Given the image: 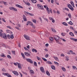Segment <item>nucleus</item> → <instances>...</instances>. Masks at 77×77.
<instances>
[{"instance_id": "6", "label": "nucleus", "mask_w": 77, "mask_h": 77, "mask_svg": "<svg viewBox=\"0 0 77 77\" xmlns=\"http://www.w3.org/2000/svg\"><path fill=\"white\" fill-rule=\"evenodd\" d=\"M3 74L4 75H7V76L8 77H12V76H11V75L8 74V73H3Z\"/></svg>"}, {"instance_id": "36", "label": "nucleus", "mask_w": 77, "mask_h": 77, "mask_svg": "<svg viewBox=\"0 0 77 77\" xmlns=\"http://www.w3.org/2000/svg\"><path fill=\"white\" fill-rule=\"evenodd\" d=\"M34 65L35 66H37V63H36V62H34Z\"/></svg>"}, {"instance_id": "5", "label": "nucleus", "mask_w": 77, "mask_h": 77, "mask_svg": "<svg viewBox=\"0 0 77 77\" xmlns=\"http://www.w3.org/2000/svg\"><path fill=\"white\" fill-rule=\"evenodd\" d=\"M24 36L26 39H27V40H30V38H29V36L26 35H24Z\"/></svg>"}, {"instance_id": "64", "label": "nucleus", "mask_w": 77, "mask_h": 77, "mask_svg": "<svg viewBox=\"0 0 77 77\" xmlns=\"http://www.w3.org/2000/svg\"><path fill=\"white\" fill-rule=\"evenodd\" d=\"M45 50L46 51H48V49H47V48H45Z\"/></svg>"}, {"instance_id": "49", "label": "nucleus", "mask_w": 77, "mask_h": 77, "mask_svg": "<svg viewBox=\"0 0 77 77\" xmlns=\"http://www.w3.org/2000/svg\"><path fill=\"white\" fill-rule=\"evenodd\" d=\"M44 20H45L46 21H47L48 22V19L46 18H44Z\"/></svg>"}, {"instance_id": "9", "label": "nucleus", "mask_w": 77, "mask_h": 77, "mask_svg": "<svg viewBox=\"0 0 77 77\" xmlns=\"http://www.w3.org/2000/svg\"><path fill=\"white\" fill-rule=\"evenodd\" d=\"M37 6L38 8H39V9H43V7L42 6H41V5H40L39 4H37Z\"/></svg>"}, {"instance_id": "38", "label": "nucleus", "mask_w": 77, "mask_h": 77, "mask_svg": "<svg viewBox=\"0 0 77 77\" xmlns=\"http://www.w3.org/2000/svg\"><path fill=\"white\" fill-rule=\"evenodd\" d=\"M68 16L69 17V18H71V14H69L68 15Z\"/></svg>"}, {"instance_id": "4", "label": "nucleus", "mask_w": 77, "mask_h": 77, "mask_svg": "<svg viewBox=\"0 0 77 77\" xmlns=\"http://www.w3.org/2000/svg\"><path fill=\"white\" fill-rule=\"evenodd\" d=\"M9 9H10V10H13V11H17V9L16 8H15L14 7H10Z\"/></svg>"}, {"instance_id": "20", "label": "nucleus", "mask_w": 77, "mask_h": 77, "mask_svg": "<svg viewBox=\"0 0 77 77\" xmlns=\"http://www.w3.org/2000/svg\"><path fill=\"white\" fill-rule=\"evenodd\" d=\"M32 51L33 52H35V53H37L38 51H37L36 49L34 48L32 49Z\"/></svg>"}, {"instance_id": "15", "label": "nucleus", "mask_w": 77, "mask_h": 77, "mask_svg": "<svg viewBox=\"0 0 77 77\" xmlns=\"http://www.w3.org/2000/svg\"><path fill=\"white\" fill-rule=\"evenodd\" d=\"M46 10L47 11V12L48 14H50V10L49 9V8H48V7H46Z\"/></svg>"}, {"instance_id": "31", "label": "nucleus", "mask_w": 77, "mask_h": 77, "mask_svg": "<svg viewBox=\"0 0 77 77\" xmlns=\"http://www.w3.org/2000/svg\"><path fill=\"white\" fill-rule=\"evenodd\" d=\"M50 40V41H53V38L52 37H49V38Z\"/></svg>"}, {"instance_id": "33", "label": "nucleus", "mask_w": 77, "mask_h": 77, "mask_svg": "<svg viewBox=\"0 0 77 77\" xmlns=\"http://www.w3.org/2000/svg\"><path fill=\"white\" fill-rule=\"evenodd\" d=\"M42 59H43V60H44V61H45V62H47V59H46L45 58L42 57Z\"/></svg>"}, {"instance_id": "8", "label": "nucleus", "mask_w": 77, "mask_h": 77, "mask_svg": "<svg viewBox=\"0 0 77 77\" xmlns=\"http://www.w3.org/2000/svg\"><path fill=\"white\" fill-rule=\"evenodd\" d=\"M23 19L24 21H27V18L24 15H23Z\"/></svg>"}, {"instance_id": "42", "label": "nucleus", "mask_w": 77, "mask_h": 77, "mask_svg": "<svg viewBox=\"0 0 77 77\" xmlns=\"http://www.w3.org/2000/svg\"><path fill=\"white\" fill-rule=\"evenodd\" d=\"M61 34L62 36H65V34L63 33H61Z\"/></svg>"}, {"instance_id": "27", "label": "nucleus", "mask_w": 77, "mask_h": 77, "mask_svg": "<svg viewBox=\"0 0 77 77\" xmlns=\"http://www.w3.org/2000/svg\"><path fill=\"white\" fill-rule=\"evenodd\" d=\"M61 69H62L63 71H64L65 72L66 71V69H65V68H64L63 67H62Z\"/></svg>"}, {"instance_id": "23", "label": "nucleus", "mask_w": 77, "mask_h": 77, "mask_svg": "<svg viewBox=\"0 0 77 77\" xmlns=\"http://www.w3.org/2000/svg\"><path fill=\"white\" fill-rule=\"evenodd\" d=\"M46 74L48 75V76H50V73L49 72H48V71H46Z\"/></svg>"}, {"instance_id": "52", "label": "nucleus", "mask_w": 77, "mask_h": 77, "mask_svg": "<svg viewBox=\"0 0 77 77\" xmlns=\"http://www.w3.org/2000/svg\"><path fill=\"white\" fill-rule=\"evenodd\" d=\"M15 28L16 29H17V30H20V29H19V27H15Z\"/></svg>"}, {"instance_id": "62", "label": "nucleus", "mask_w": 77, "mask_h": 77, "mask_svg": "<svg viewBox=\"0 0 77 77\" xmlns=\"http://www.w3.org/2000/svg\"><path fill=\"white\" fill-rule=\"evenodd\" d=\"M38 18L41 21H42V18H41V17H39Z\"/></svg>"}, {"instance_id": "55", "label": "nucleus", "mask_w": 77, "mask_h": 77, "mask_svg": "<svg viewBox=\"0 0 77 77\" xmlns=\"http://www.w3.org/2000/svg\"><path fill=\"white\" fill-rule=\"evenodd\" d=\"M49 20H52L53 19V18H52L51 17H50L49 18Z\"/></svg>"}, {"instance_id": "54", "label": "nucleus", "mask_w": 77, "mask_h": 77, "mask_svg": "<svg viewBox=\"0 0 77 77\" xmlns=\"http://www.w3.org/2000/svg\"><path fill=\"white\" fill-rule=\"evenodd\" d=\"M29 15H30L31 16H34V14H33L30 13Z\"/></svg>"}, {"instance_id": "32", "label": "nucleus", "mask_w": 77, "mask_h": 77, "mask_svg": "<svg viewBox=\"0 0 77 77\" xmlns=\"http://www.w3.org/2000/svg\"><path fill=\"white\" fill-rule=\"evenodd\" d=\"M68 24L70 25H72L73 24V23H72V22L71 21H70L69 22H68Z\"/></svg>"}, {"instance_id": "45", "label": "nucleus", "mask_w": 77, "mask_h": 77, "mask_svg": "<svg viewBox=\"0 0 77 77\" xmlns=\"http://www.w3.org/2000/svg\"><path fill=\"white\" fill-rule=\"evenodd\" d=\"M1 56L3 57H5V55L3 54H2V55H1Z\"/></svg>"}, {"instance_id": "19", "label": "nucleus", "mask_w": 77, "mask_h": 77, "mask_svg": "<svg viewBox=\"0 0 77 77\" xmlns=\"http://www.w3.org/2000/svg\"><path fill=\"white\" fill-rule=\"evenodd\" d=\"M68 7L69 8V9L70 8H72V6L71 5H70L69 4H68L67 5Z\"/></svg>"}, {"instance_id": "30", "label": "nucleus", "mask_w": 77, "mask_h": 77, "mask_svg": "<svg viewBox=\"0 0 77 77\" xmlns=\"http://www.w3.org/2000/svg\"><path fill=\"white\" fill-rule=\"evenodd\" d=\"M11 52L12 54H13L14 55H15V51H12Z\"/></svg>"}, {"instance_id": "35", "label": "nucleus", "mask_w": 77, "mask_h": 77, "mask_svg": "<svg viewBox=\"0 0 77 77\" xmlns=\"http://www.w3.org/2000/svg\"><path fill=\"white\" fill-rule=\"evenodd\" d=\"M25 4L26 5H28V6H30V3L29 2H27V3L26 2L25 3Z\"/></svg>"}, {"instance_id": "57", "label": "nucleus", "mask_w": 77, "mask_h": 77, "mask_svg": "<svg viewBox=\"0 0 77 77\" xmlns=\"http://www.w3.org/2000/svg\"><path fill=\"white\" fill-rule=\"evenodd\" d=\"M65 10H66V11H69V9H68V8H65Z\"/></svg>"}, {"instance_id": "37", "label": "nucleus", "mask_w": 77, "mask_h": 77, "mask_svg": "<svg viewBox=\"0 0 77 77\" xmlns=\"http://www.w3.org/2000/svg\"><path fill=\"white\" fill-rule=\"evenodd\" d=\"M2 21H4V23H6V21H5V19H4V18H2Z\"/></svg>"}, {"instance_id": "1", "label": "nucleus", "mask_w": 77, "mask_h": 77, "mask_svg": "<svg viewBox=\"0 0 77 77\" xmlns=\"http://www.w3.org/2000/svg\"><path fill=\"white\" fill-rule=\"evenodd\" d=\"M0 36L2 38H3L4 39H6L7 37H6V34L5 33H3L2 32H0Z\"/></svg>"}, {"instance_id": "39", "label": "nucleus", "mask_w": 77, "mask_h": 77, "mask_svg": "<svg viewBox=\"0 0 77 77\" xmlns=\"http://www.w3.org/2000/svg\"><path fill=\"white\" fill-rule=\"evenodd\" d=\"M30 72H31V73H32V74H33V73H34V71H33V70H30Z\"/></svg>"}, {"instance_id": "47", "label": "nucleus", "mask_w": 77, "mask_h": 77, "mask_svg": "<svg viewBox=\"0 0 77 77\" xmlns=\"http://www.w3.org/2000/svg\"><path fill=\"white\" fill-rule=\"evenodd\" d=\"M2 71H3V72H6V70H5V69L4 68H3V69H2Z\"/></svg>"}, {"instance_id": "14", "label": "nucleus", "mask_w": 77, "mask_h": 77, "mask_svg": "<svg viewBox=\"0 0 77 77\" xmlns=\"http://www.w3.org/2000/svg\"><path fill=\"white\" fill-rule=\"evenodd\" d=\"M24 54L26 56H30V54L29 52H25Z\"/></svg>"}, {"instance_id": "3", "label": "nucleus", "mask_w": 77, "mask_h": 77, "mask_svg": "<svg viewBox=\"0 0 77 77\" xmlns=\"http://www.w3.org/2000/svg\"><path fill=\"white\" fill-rule=\"evenodd\" d=\"M54 39L56 41H57V42H58V40H59V37L57 35H55L54 36Z\"/></svg>"}, {"instance_id": "61", "label": "nucleus", "mask_w": 77, "mask_h": 77, "mask_svg": "<svg viewBox=\"0 0 77 77\" xmlns=\"http://www.w3.org/2000/svg\"><path fill=\"white\" fill-rule=\"evenodd\" d=\"M29 47H30V46L29 45H28V46H26L27 48H28V49H29V48H29Z\"/></svg>"}, {"instance_id": "58", "label": "nucleus", "mask_w": 77, "mask_h": 77, "mask_svg": "<svg viewBox=\"0 0 77 77\" xmlns=\"http://www.w3.org/2000/svg\"><path fill=\"white\" fill-rule=\"evenodd\" d=\"M23 73L24 74H25V75H27V73L24 72H23Z\"/></svg>"}, {"instance_id": "2", "label": "nucleus", "mask_w": 77, "mask_h": 77, "mask_svg": "<svg viewBox=\"0 0 77 77\" xmlns=\"http://www.w3.org/2000/svg\"><path fill=\"white\" fill-rule=\"evenodd\" d=\"M26 61L29 62L30 63H33V61L30 59L29 58H26Z\"/></svg>"}, {"instance_id": "26", "label": "nucleus", "mask_w": 77, "mask_h": 77, "mask_svg": "<svg viewBox=\"0 0 77 77\" xmlns=\"http://www.w3.org/2000/svg\"><path fill=\"white\" fill-rule=\"evenodd\" d=\"M70 3L72 5L73 8H74V2H73L72 1H71Z\"/></svg>"}, {"instance_id": "13", "label": "nucleus", "mask_w": 77, "mask_h": 77, "mask_svg": "<svg viewBox=\"0 0 77 77\" xmlns=\"http://www.w3.org/2000/svg\"><path fill=\"white\" fill-rule=\"evenodd\" d=\"M27 23L28 24H29L30 26H33V23L31 22L30 21H28L27 22Z\"/></svg>"}, {"instance_id": "53", "label": "nucleus", "mask_w": 77, "mask_h": 77, "mask_svg": "<svg viewBox=\"0 0 77 77\" xmlns=\"http://www.w3.org/2000/svg\"><path fill=\"white\" fill-rule=\"evenodd\" d=\"M45 57L47 58L48 57V54H47L45 55Z\"/></svg>"}, {"instance_id": "56", "label": "nucleus", "mask_w": 77, "mask_h": 77, "mask_svg": "<svg viewBox=\"0 0 77 77\" xmlns=\"http://www.w3.org/2000/svg\"><path fill=\"white\" fill-rule=\"evenodd\" d=\"M24 48L26 50H28V49L26 47H24Z\"/></svg>"}, {"instance_id": "24", "label": "nucleus", "mask_w": 77, "mask_h": 77, "mask_svg": "<svg viewBox=\"0 0 77 77\" xmlns=\"http://www.w3.org/2000/svg\"><path fill=\"white\" fill-rule=\"evenodd\" d=\"M51 67L52 69H54V70H55V69H56V68H55L54 66H51Z\"/></svg>"}, {"instance_id": "29", "label": "nucleus", "mask_w": 77, "mask_h": 77, "mask_svg": "<svg viewBox=\"0 0 77 77\" xmlns=\"http://www.w3.org/2000/svg\"><path fill=\"white\" fill-rule=\"evenodd\" d=\"M46 63L48 64H50V65H51V64H52V63H51L50 61H48Z\"/></svg>"}, {"instance_id": "11", "label": "nucleus", "mask_w": 77, "mask_h": 77, "mask_svg": "<svg viewBox=\"0 0 77 77\" xmlns=\"http://www.w3.org/2000/svg\"><path fill=\"white\" fill-rule=\"evenodd\" d=\"M16 6H17V7L18 8H21L22 9H23V7L18 4L16 5Z\"/></svg>"}, {"instance_id": "18", "label": "nucleus", "mask_w": 77, "mask_h": 77, "mask_svg": "<svg viewBox=\"0 0 77 77\" xmlns=\"http://www.w3.org/2000/svg\"><path fill=\"white\" fill-rule=\"evenodd\" d=\"M53 57L54 58V59H55L56 60H57V61H59V59L58 58V57L54 56Z\"/></svg>"}, {"instance_id": "43", "label": "nucleus", "mask_w": 77, "mask_h": 77, "mask_svg": "<svg viewBox=\"0 0 77 77\" xmlns=\"http://www.w3.org/2000/svg\"><path fill=\"white\" fill-rule=\"evenodd\" d=\"M72 68L73 69H76V67L75 66H73Z\"/></svg>"}, {"instance_id": "48", "label": "nucleus", "mask_w": 77, "mask_h": 77, "mask_svg": "<svg viewBox=\"0 0 77 77\" xmlns=\"http://www.w3.org/2000/svg\"><path fill=\"white\" fill-rule=\"evenodd\" d=\"M54 63H55V64H56V65H57L58 64V65L59 64L58 63L56 62V61H54Z\"/></svg>"}, {"instance_id": "41", "label": "nucleus", "mask_w": 77, "mask_h": 77, "mask_svg": "<svg viewBox=\"0 0 77 77\" xmlns=\"http://www.w3.org/2000/svg\"><path fill=\"white\" fill-rule=\"evenodd\" d=\"M32 21L34 23H35L36 24V21L35 20H33Z\"/></svg>"}, {"instance_id": "46", "label": "nucleus", "mask_w": 77, "mask_h": 77, "mask_svg": "<svg viewBox=\"0 0 77 77\" xmlns=\"http://www.w3.org/2000/svg\"><path fill=\"white\" fill-rule=\"evenodd\" d=\"M70 9L72 11H74V8H73V7H71V8H70Z\"/></svg>"}, {"instance_id": "59", "label": "nucleus", "mask_w": 77, "mask_h": 77, "mask_svg": "<svg viewBox=\"0 0 77 77\" xmlns=\"http://www.w3.org/2000/svg\"><path fill=\"white\" fill-rule=\"evenodd\" d=\"M64 54H62L61 55V56H63V57H64Z\"/></svg>"}, {"instance_id": "28", "label": "nucleus", "mask_w": 77, "mask_h": 77, "mask_svg": "<svg viewBox=\"0 0 77 77\" xmlns=\"http://www.w3.org/2000/svg\"><path fill=\"white\" fill-rule=\"evenodd\" d=\"M62 24H63V25H64V26H68V24L65 22L63 23Z\"/></svg>"}, {"instance_id": "12", "label": "nucleus", "mask_w": 77, "mask_h": 77, "mask_svg": "<svg viewBox=\"0 0 77 77\" xmlns=\"http://www.w3.org/2000/svg\"><path fill=\"white\" fill-rule=\"evenodd\" d=\"M21 55H22V57L23 58L24 60H26V57H25V55H24V54L23 53H21Z\"/></svg>"}, {"instance_id": "51", "label": "nucleus", "mask_w": 77, "mask_h": 77, "mask_svg": "<svg viewBox=\"0 0 77 77\" xmlns=\"http://www.w3.org/2000/svg\"><path fill=\"white\" fill-rule=\"evenodd\" d=\"M6 31L7 33H9L10 32V30H9L8 29L6 30Z\"/></svg>"}, {"instance_id": "7", "label": "nucleus", "mask_w": 77, "mask_h": 77, "mask_svg": "<svg viewBox=\"0 0 77 77\" xmlns=\"http://www.w3.org/2000/svg\"><path fill=\"white\" fill-rule=\"evenodd\" d=\"M12 72L14 74V75H19L18 73V72L16 71H13Z\"/></svg>"}, {"instance_id": "22", "label": "nucleus", "mask_w": 77, "mask_h": 77, "mask_svg": "<svg viewBox=\"0 0 77 77\" xmlns=\"http://www.w3.org/2000/svg\"><path fill=\"white\" fill-rule=\"evenodd\" d=\"M69 34L70 35H71L72 36H74V34L72 32H70L69 33Z\"/></svg>"}, {"instance_id": "60", "label": "nucleus", "mask_w": 77, "mask_h": 77, "mask_svg": "<svg viewBox=\"0 0 77 77\" xmlns=\"http://www.w3.org/2000/svg\"><path fill=\"white\" fill-rule=\"evenodd\" d=\"M52 20V23H54V22H55V20H54L53 19Z\"/></svg>"}, {"instance_id": "63", "label": "nucleus", "mask_w": 77, "mask_h": 77, "mask_svg": "<svg viewBox=\"0 0 77 77\" xmlns=\"http://www.w3.org/2000/svg\"><path fill=\"white\" fill-rule=\"evenodd\" d=\"M45 45L47 47H48V45H49L47 43L46 44H45Z\"/></svg>"}, {"instance_id": "34", "label": "nucleus", "mask_w": 77, "mask_h": 77, "mask_svg": "<svg viewBox=\"0 0 77 77\" xmlns=\"http://www.w3.org/2000/svg\"><path fill=\"white\" fill-rule=\"evenodd\" d=\"M10 38L11 39H13L14 38V35L12 34L10 35Z\"/></svg>"}, {"instance_id": "17", "label": "nucleus", "mask_w": 77, "mask_h": 77, "mask_svg": "<svg viewBox=\"0 0 77 77\" xmlns=\"http://www.w3.org/2000/svg\"><path fill=\"white\" fill-rule=\"evenodd\" d=\"M18 66L19 68L21 69V65L20 63H17Z\"/></svg>"}, {"instance_id": "16", "label": "nucleus", "mask_w": 77, "mask_h": 77, "mask_svg": "<svg viewBox=\"0 0 77 77\" xmlns=\"http://www.w3.org/2000/svg\"><path fill=\"white\" fill-rule=\"evenodd\" d=\"M70 39H71V40H72V41H77V39L75 38H70Z\"/></svg>"}, {"instance_id": "21", "label": "nucleus", "mask_w": 77, "mask_h": 77, "mask_svg": "<svg viewBox=\"0 0 77 77\" xmlns=\"http://www.w3.org/2000/svg\"><path fill=\"white\" fill-rule=\"evenodd\" d=\"M31 2L32 3H36L37 2L36 0H31Z\"/></svg>"}, {"instance_id": "40", "label": "nucleus", "mask_w": 77, "mask_h": 77, "mask_svg": "<svg viewBox=\"0 0 77 77\" xmlns=\"http://www.w3.org/2000/svg\"><path fill=\"white\" fill-rule=\"evenodd\" d=\"M7 57L9 59H11V57L9 55H7Z\"/></svg>"}, {"instance_id": "50", "label": "nucleus", "mask_w": 77, "mask_h": 77, "mask_svg": "<svg viewBox=\"0 0 77 77\" xmlns=\"http://www.w3.org/2000/svg\"><path fill=\"white\" fill-rule=\"evenodd\" d=\"M70 28L71 29H72V30H74V28H73V27L72 26H70Z\"/></svg>"}, {"instance_id": "44", "label": "nucleus", "mask_w": 77, "mask_h": 77, "mask_svg": "<svg viewBox=\"0 0 77 77\" xmlns=\"http://www.w3.org/2000/svg\"><path fill=\"white\" fill-rule=\"evenodd\" d=\"M52 31H53V32H55V33H56V30H55V29H53V28H52Z\"/></svg>"}, {"instance_id": "25", "label": "nucleus", "mask_w": 77, "mask_h": 77, "mask_svg": "<svg viewBox=\"0 0 77 77\" xmlns=\"http://www.w3.org/2000/svg\"><path fill=\"white\" fill-rule=\"evenodd\" d=\"M24 14H25V15H26V14H28L29 15H30V13H29L28 12H26V11L24 12Z\"/></svg>"}, {"instance_id": "10", "label": "nucleus", "mask_w": 77, "mask_h": 77, "mask_svg": "<svg viewBox=\"0 0 77 77\" xmlns=\"http://www.w3.org/2000/svg\"><path fill=\"white\" fill-rule=\"evenodd\" d=\"M40 70L42 72H43L44 73V72H45V71H44V68H43V67L42 66L40 67Z\"/></svg>"}]
</instances>
